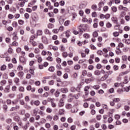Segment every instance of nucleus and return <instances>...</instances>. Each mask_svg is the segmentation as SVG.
<instances>
[{
    "label": "nucleus",
    "mask_w": 130,
    "mask_h": 130,
    "mask_svg": "<svg viewBox=\"0 0 130 130\" xmlns=\"http://www.w3.org/2000/svg\"><path fill=\"white\" fill-rule=\"evenodd\" d=\"M114 118L115 119H116L117 120H118V119H119V118H120V115H118V114H116L114 116Z\"/></svg>",
    "instance_id": "nucleus-40"
},
{
    "label": "nucleus",
    "mask_w": 130,
    "mask_h": 130,
    "mask_svg": "<svg viewBox=\"0 0 130 130\" xmlns=\"http://www.w3.org/2000/svg\"><path fill=\"white\" fill-rule=\"evenodd\" d=\"M34 52L36 54H38V53H39V52H40V50H39V49L38 48H35Z\"/></svg>",
    "instance_id": "nucleus-29"
},
{
    "label": "nucleus",
    "mask_w": 130,
    "mask_h": 130,
    "mask_svg": "<svg viewBox=\"0 0 130 130\" xmlns=\"http://www.w3.org/2000/svg\"><path fill=\"white\" fill-rule=\"evenodd\" d=\"M125 20H126L127 21H129V20H130L129 16L127 15V16H125Z\"/></svg>",
    "instance_id": "nucleus-63"
},
{
    "label": "nucleus",
    "mask_w": 130,
    "mask_h": 130,
    "mask_svg": "<svg viewBox=\"0 0 130 130\" xmlns=\"http://www.w3.org/2000/svg\"><path fill=\"white\" fill-rule=\"evenodd\" d=\"M81 69V66L79 64H76L74 66V69L76 70H80Z\"/></svg>",
    "instance_id": "nucleus-31"
},
{
    "label": "nucleus",
    "mask_w": 130,
    "mask_h": 130,
    "mask_svg": "<svg viewBox=\"0 0 130 130\" xmlns=\"http://www.w3.org/2000/svg\"><path fill=\"white\" fill-rule=\"evenodd\" d=\"M17 35H18L17 32H13L12 36L13 37V39H14V40H17L18 39V36H17Z\"/></svg>",
    "instance_id": "nucleus-12"
},
{
    "label": "nucleus",
    "mask_w": 130,
    "mask_h": 130,
    "mask_svg": "<svg viewBox=\"0 0 130 130\" xmlns=\"http://www.w3.org/2000/svg\"><path fill=\"white\" fill-rule=\"evenodd\" d=\"M29 73L31 74V75H34V70L32 69H29Z\"/></svg>",
    "instance_id": "nucleus-60"
},
{
    "label": "nucleus",
    "mask_w": 130,
    "mask_h": 130,
    "mask_svg": "<svg viewBox=\"0 0 130 130\" xmlns=\"http://www.w3.org/2000/svg\"><path fill=\"white\" fill-rule=\"evenodd\" d=\"M90 46L91 49H92L93 50H96V49H97V48L95 47V46H94V45H93V44L90 45Z\"/></svg>",
    "instance_id": "nucleus-41"
},
{
    "label": "nucleus",
    "mask_w": 130,
    "mask_h": 130,
    "mask_svg": "<svg viewBox=\"0 0 130 130\" xmlns=\"http://www.w3.org/2000/svg\"><path fill=\"white\" fill-rule=\"evenodd\" d=\"M16 6V8H17V9H19V6H20V7H23L25 6V2H21L20 4H15Z\"/></svg>",
    "instance_id": "nucleus-3"
},
{
    "label": "nucleus",
    "mask_w": 130,
    "mask_h": 130,
    "mask_svg": "<svg viewBox=\"0 0 130 130\" xmlns=\"http://www.w3.org/2000/svg\"><path fill=\"white\" fill-rule=\"evenodd\" d=\"M106 27H107V28H111V27H112V24H111V23H107V24H106Z\"/></svg>",
    "instance_id": "nucleus-43"
},
{
    "label": "nucleus",
    "mask_w": 130,
    "mask_h": 130,
    "mask_svg": "<svg viewBox=\"0 0 130 130\" xmlns=\"http://www.w3.org/2000/svg\"><path fill=\"white\" fill-rule=\"evenodd\" d=\"M14 82L17 86H19V82H20V79H19L18 78H15L14 79Z\"/></svg>",
    "instance_id": "nucleus-15"
},
{
    "label": "nucleus",
    "mask_w": 130,
    "mask_h": 130,
    "mask_svg": "<svg viewBox=\"0 0 130 130\" xmlns=\"http://www.w3.org/2000/svg\"><path fill=\"white\" fill-rule=\"evenodd\" d=\"M6 69H7V66L5 64H4L1 67V71H5Z\"/></svg>",
    "instance_id": "nucleus-44"
},
{
    "label": "nucleus",
    "mask_w": 130,
    "mask_h": 130,
    "mask_svg": "<svg viewBox=\"0 0 130 130\" xmlns=\"http://www.w3.org/2000/svg\"><path fill=\"white\" fill-rule=\"evenodd\" d=\"M6 83H7V81H6V80H2L0 82L1 86H4V85H6Z\"/></svg>",
    "instance_id": "nucleus-35"
},
{
    "label": "nucleus",
    "mask_w": 130,
    "mask_h": 130,
    "mask_svg": "<svg viewBox=\"0 0 130 130\" xmlns=\"http://www.w3.org/2000/svg\"><path fill=\"white\" fill-rule=\"evenodd\" d=\"M94 74L95 76H100V75H101V72H100L99 70H95Z\"/></svg>",
    "instance_id": "nucleus-14"
},
{
    "label": "nucleus",
    "mask_w": 130,
    "mask_h": 130,
    "mask_svg": "<svg viewBox=\"0 0 130 130\" xmlns=\"http://www.w3.org/2000/svg\"><path fill=\"white\" fill-rule=\"evenodd\" d=\"M118 10L119 11H127V8L126 7H123L122 5H119L118 7Z\"/></svg>",
    "instance_id": "nucleus-4"
},
{
    "label": "nucleus",
    "mask_w": 130,
    "mask_h": 130,
    "mask_svg": "<svg viewBox=\"0 0 130 130\" xmlns=\"http://www.w3.org/2000/svg\"><path fill=\"white\" fill-rule=\"evenodd\" d=\"M40 81H37L35 82V85H36V86H40Z\"/></svg>",
    "instance_id": "nucleus-56"
},
{
    "label": "nucleus",
    "mask_w": 130,
    "mask_h": 130,
    "mask_svg": "<svg viewBox=\"0 0 130 130\" xmlns=\"http://www.w3.org/2000/svg\"><path fill=\"white\" fill-rule=\"evenodd\" d=\"M67 121L69 122V123H72V122L74 121V120L73 119V118L69 117L68 118Z\"/></svg>",
    "instance_id": "nucleus-24"
},
{
    "label": "nucleus",
    "mask_w": 130,
    "mask_h": 130,
    "mask_svg": "<svg viewBox=\"0 0 130 130\" xmlns=\"http://www.w3.org/2000/svg\"><path fill=\"white\" fill-rule=\"evenodd\" d=\"M93 81H94V79L93 78H88V79H85V83L86 84H89V83H91V82H93Z\"/></svg>",
    "instance_id": "nucleus-6"
},
{
    "label": "nucleus",
    "mask_w": 130,
    "mask_h": 130,
    "mask_svg": "<svg viewBox=\"0 0 130 130\" xmlns=\"http://www.w3.org/2000/svg\"><path fill=\"white\" fill-rule=\"evenodd\" d=\"M88 73L87 72V71L86 70H83L82 71V75L83 76H86V75H87Z\"/></svg>",
    "instance_id": "nucleus-61"
},
{
    "label": "nucleus",
    "mask_w": 130,
    "mask_h": 130,
    "mask_svg": "<svg viewBox=\"0 0 130 130\" xmlns=\"http://www.w3.org/2000/svg\"><path fill=\"white\" fill-rule=\"evenodd\" d=\"M125 12H121L119 16V19H123L124 17V16L126 15Z\"/></svg>",
    "instance_id": "nucleus-5"
},
{
    "label": "nucleus",
    "mask_w": 130,
    "mask_h": 130,
    "mask_svg": "<svg viewBox=\"0 0 130 130\" xmlns=\"http://www.w3.org/2000/svg\"><path fill=\"white\" fill-rule=\"evenodd\" d=\"M59 31V29L57 28H55L52 30V32L53 33H54V34H57Z\"/></svg>",
    "instance_id": "nucleus-32"
},
{
    "label": "nucleus",
    "mask_w": 130,
    "mask_h": 130,
    "mask_svg": "<svg viewBox=\"0 0 130 130\" xmlns=\"http://www.w3.org/2000/svg\"><path fill=\"white\" fill-rule=\"evenodd\" d=\"M71 36V31L70 30H67L66 32V37H67V38H69Z\"/></svg>",
    "instance_id": "nucleus-19"
},
{
    "label": "nucleus",
    "mask_w": 130,
    "mask_h": 130,
    "mask_svg": "<svg viewBox=\"0 0 130 130\" xmlns=\"http://www.w3.org/2000/svg\"><path fill=\"white\" fill-rule=\"evenodd\" d=\"M86 8V4L82 3L79 5V9H85Z\"/></svg>",
    "instance_id": "nucleus-17"
},
{
    "label": "nucleus",
    "mask_w": 130,
    "mask_h": 130,
    "mask_svg": "<svg viewBox=\"0 0 130 130\" xmlns=\"http://www.w3.org/2000/svg\"><path fill=\"white\" fill-rule=\"evenodd\" d=\"M10 89H11V87L10 86V85H7L5 89V92H6V93H9L10 92Z\"/></svg>",
    "instance_id": "nucleus-8"
},
{
    "label": "nucleus",
    "mask_w": 130,
    "mask_h": 130,
    "mask_svg": "<svg viewBox=\"0 0 130 130\" xmlns=\"http://www.w3.org/2000/svg\"><path fill=\"white\" fill-rule=\"evenodd\" d=\"M12 26L13 27H17V26H18V23L16 21H14L12 23Z\"/></svg>",
    "instance_id": "nucleus-51"
},
{
    "label": "nucleus",
    "mask_w": 130,
    "mask_h": 130,
    "mask_svg": "<svg viewBox=\"0 0 130 130\" xmlns=\"http://www.w3.org/2000/svg\"><path fill=\"white\" fill-rule=\"evenodd\" d=\"M92 36L93 37H98V32L96 31H95L92 34Z\"/></svg>",
    "instance_id": "nucleus-36"
},
{
    "label": "nucleus",
    "mask_w": 130,
    "mask_h": 130,
    "mask_svg": "<svg viewBox=\"0 0 130 130\" xmlns=\"http://www.w3.org/2000/svg\"><path fill=\"white\" fill-rule=\"evenodd\" d=\"M93 89H95V90H98L100 88V86L98 85H95L93 86Z\"/></svg>",
    "instance_id": "nucleus-48"
},
{
    "label": "nucleus",
    "mask_w": 130,
    "mask_h": 130,
    "mask_svg": "<svg viewBox=\"0 0 130 130\" xmlns=\"http://www.w3.org/2000/svg\"><path fill=\"white\" fill-rule=\"evenodd\" d=\"M54 68L53 67V66H51L48 69V71L49 72H51V73H53V72H54Z\"/></svg>",
    "instance_id": "nucleus-18"
},
{
    "label": "nucleus",
    "mask_w": 130,
    "mask_h": 130,
    "mask_svg": "<svg viewBox=\"0 0 130 130\" xmlns=\"http://www.w3.org/2000/svg\"><path fill=\"white\" fill-rule=\"evenodd\" d=\"M63 22H64V19L61 18L59 20V22L60 25H62L63 24Z\"/></svg>",
    "instance_id": "nucleus-42"
},
{
    "label": "nucleus",
    "mask_w": 130,
    "mask_h": 130,
    "mask_svg": "<svg viewBox=\"0 0 130 130\" xmlns=\"http://www.w3.org/2000/svg\"><path fill=\"white\" fill-rule=\"evenodd\" d=\"M36 58H38V62H41L42 61V58L39 57L38 55L36 56Z\"/></svg>",
    "instance_id": "nucleus-20"
},
{
    "label": "nucleus",
    "mask_w": 130,
    "mask_h": 130,
    "mask_svg": "<svg viewBox=\"0 0 130 130\" xmlns=\"http://www.w3.org/2000/svg\"><path fill=\"white\" fill-rule=\"evenodd\" d=\"M80 32H85L88 30V25L87 24H81L78 26Z\"/></svg>",
    "instance_id": "nucleus-1"
},
{
    "label": "nucleus",
    "mask_w": 130,
    "mask_h": 130,
    "mask_svg": "<svg viewBox=\"0 0 130 130\" xmlns=\"http://www.w3.org/2000/svg\"><path fill=\"white\" fill-rule=\"evenodd\" d=\"M46 118H47V120H49V121H51V120H52V116H51L50 115H48V116H47Z\"/></svg>",
    "instance_id": "nucleus-37"
},
{
    "label": "nucleus",
    "mask_w": 130,
    "mask_h": 130,
    "mask_svg": "<svg viewBox=\"0 0 130 130\" xmlns=\"http://www.w3.org/2000/svg\"><path fill=\"white\" fill-rule=\"evenodd\" d=\"M54 27V25L52 23H49L48 24V27L49 28V29H52Z\"/></svg>",
    "instance_id": "nucleus-38"
},
{
    "label": "nucleus",
    "mask_w": 130,
    "mask_h": 130,
    "mask_svg": "<svg viewBox=\"0 0 130 130\" xmlns=\"http://www.w3.org/2000/svg\"><path fill=\"white\" fill-rule=\"evenodd\" d=\"M111 10L112 11L113 13H116V12H117V7L115 6H112L111 7Z\"/></svg>",
    "instance_id": "nucleus-11"
},
{
    "label": "nucleus",
    "mask_w": 130,
    "mask_h": 130,
    "mask_svg": "<svg viewBox=\"0 0 130 130\" xmlns=\"http://www.w3.org/2000/svg\"><path fill=\"white\" fill-rule=\"evenodd\" d=\"M37 112H38V109H34V114L35 115H36V114H37Z\"/></svg>",
    "instance_id": "nucleus-62"
},
{
    "label": "nucleus",
    "mask_w": 130,
    "mask_h": 130,
    "mask_svg": "<svg viewBox=\"0 0 130 130\" xmlns=\"http://www.w3.org/2000/svg\"><path fill=\"white\" fill-rule=\"evenodd\" d=\"M60 92L58 90H57L55 93V97H58L59 96Z\"/></svg>",
    "instance_id": "nucleus-55"
},
{
    "label": "nucleus",
    "mask_w": 130,
    "mask_h": 130,
    "mask_svg": "<svg viewBox=\"0 0 130 130\" xmlns=\"http://www.w3.org/2000/svg\"><path fill=\"white\" fill-rule=\"evenodd\" d=\"M128 83V79H127V77L125 76L123 81V84H127Z\"/></svg>",
    "instance_id": "nucleus-34"
},
{
    "label": "nucleus",
    "mask_w": 130,
    "mask_h": 130,
    "mask_svg": "<svg viewBox=\"0 0 130 130\" xmlns=\"http://www.w3.org/2000/svg\"><path fill=\"white\" fill-rule=\"evenodd\" d=\"M113 101H114V102H115V103H118V102H119V101H120V99L114 98V99H113Z\"/></svg>",
    "instance_id": "nucleus-23"
},
{
    "label": "nucleus",
    "mask_w": 130,
    "mask_h": 130,
    "mask_svg": "<svg viewBox=\"0 0 130 130\" xmlns=\"http://www.w3.org/2000/svg\"><path fill=\"white\" fill-rule=\"evenodd\" d=\"M42 41L44 42V43H45L46 44H47L48 43V41H47V38L45 37H43L42 38Z\"/></svg>",
    "instance_id": "nucleus-13"
},
{
    "label": "nucleus",
    "mask_w": 130,
    "mask_h": 130,
    "mask_svg": "<svg viewBox=\"0 0 130 130\" xmlns=\"http://www.w3.org/2000/svg\"><path fill=\"white\" fill-rule=\"evenodd\" d=\"M64 4H66V3L64 2V1L62 0L59 2V5L61 6V7H63V6H64Z\"/></svg>",
    "instance_id": "nucleus-47"
},
{
    "label": "nucleus",
    "mask_w": 130,
    "mask_h": 130,
    "mask_svg": "<svg viewBox=\"0 0 130 130\" xmlns=\"http://www.w3.org/2000/svg\"><path fill=\"white\" fill-rule=\"evenodd\" d=\"M24 22L22 20H18V24L19 25H23V24H24Z\"/></svg>",
    "instance_id": "nucleus-57"
},
{
    "label": "nucleus",
    "mask_w": 130,
    "mask_h": 130,
    "mask_svg": "<svg viewBox=\"0 0 130 130\" xmlns=\"http://www.w3.org/2000/svg\"><path fill=\"white\" fill-rule=\"evenodd\" d=\"M12 45L13 46H18V45H19V44L18 43V42L14 41L13 42Z\"/></svg>",
    "instance_id": "nucleus-59"
},
{
    "label": "nucleus",
    "mask_w": 130,
    "mask_h": 130,
    "mask_svg": "<svg viewBox=\"0 0 130 130\" xmlns=\"http://www.w3.org/2000/svg\"><path fill=\"white\" fill-rule=\"evenodd\" d=\"M101 127H102V128L104 130H106L107 128V126L105 124H102Z\"/></svg>",
    "instance_id": "nucleus-52"
},
{
    "label": "nucleus",
    "mask_w": 130,
    "mask_h": 130,
    "mask_svg": "<svg viewBox=\"0 0 130 130\" xmlns=\"http://www.w3.org/2000/svg\"><path fill=\"white\" fill-rule=\"evenodd\" d=\"M121 107V103H118L116 105H115V108L116 109H119Z\"/></svg>",
    "instance_id": "nucleus-16"
},
{
    "label": "nucleus",
    "mask_w": 130,
    "mask_h": 130,
    "mask_svg": "<svg viewBox=\"0 0 130 130\" xmlns=\"http://www.w3.org/2000/svg\"><path fill=\"white\" fill-rule=\"evenodd\" d=\"M70 129L71 130H75L76 129V125H72L71 127H70Z\"/></svg>",
    "instance_id": "nucleus-64"
},
{
    "label": "nucleus",
    "mask_w": 130,
    "mask_h": 130,
    "mask_svg": "<svg viewBox=\"0 0 130 130\" xmlns=\"http://www.w3.org/2000/svg\"><path fill=\"white\" fill-rule=\"evenodd\" d=\"M18 76L19 78H22L24 76V72H20L18 73Z\"/></svg>",
    "instance_id": "nucleus-22"
},
{
    "label": "nucleus",
    "mask_w": 130,
    "mask_h": 130,
    "mask_svg": "<svg viewBox=\"0 0 130 130\" xmlns=\"http://www.w3.org/2000/svg\"><path fill=\"white\" fill-rule=\"evenodd\" d=\"M72 107L73 106L70 104H67L66 105V108H67V109H71Z\"/></svg>",
    "instance_id": "nucleus-21"
},
{
    "label": "nucleus",
    "mask_w": 130,
    "mask_h": 130,
    "mask_svg": "<svg viewBox=\"0 0 130 130\" xmlns=\"http://www.w3.org/2000/svg\"><path fill=\"white\" fill-rule=\"evenodd\" d=\"M42 33H43L42 30H38L37 31V35L40 36V35H42Z\"/></svg>",
    "instance_id": "nucleus-50"
},
{
    "label": "nucleus",
    "mask_w": 130,
    "mask_h": 130,
    "mask_svg": "<svg viewBox=\"0 0 130 130\" xmlns=\"http://www.w3.org/2000/svg\"><path fill=\"white\" fill-rule=\"evenodd\" d=\"M60 91L62 93H68L69 92V90L68 88H62L60 89Z\"/></svg>",
    "instance_id": "nucleus-9"
},
{
    "label": "nucleus",
    "mask_w": 130,
    "mask_h": 130,
    "mask_svg": "<svg viewBox=\"0 0 130 130\" xmlns=\"http://www.w3.org/2000/svg\"><path fill=\"white\" fill-rule=\"evenodd\" d=\"M24 50H26V51H29V50L30 49L27 45H25L24 46Z\"/></svg>",
    "instance_id": "nucleus-53"
},
{
    "label": "nucleus",
    "mask_w": 130,
    "mask_h": 130,
    "mask_svg": "<svg viewBox=\"0 0 130 130\" xmlns=\"http://www.w3.org/2000/svg\"><path fill=\"white\" fill-rule=\"evenodd\" d=\"M121 50L119 48H117V50H116V53L118 55H119V54H121Z\"/></svg>",
    "instance_id": "nucleus-25"
},
{
    "label": "nucleus",
    "mask_w": 130,
    "mask_h": 130,
    "mask_svg": "<svg viewBox=\"0 0 130 130\" xmlns=\"http://www.w3.org/2000/svg\"><path fill=\"white\" fill-rule=\"evenodd\" d=\"M112 20L113 21V22L114 23H117V18H116L115 17H113L112 18Z\"/></svg>",
    "instance_id": "nucleus-33"
},
{
    "label": "nucleus",
    "mask_w": 130,
    "mask_h": 130,
    "mask_svg": "<svg viewBox=\"0 0 130 130\" xmlns=\"http://www.w3.org/2000/svg\"><path fill=\"white\" fill-rule=\"evenodd\" d=\"M19 60L22 63H26V59L23 56L19 58Z\"/></svg>",
    "instance_id": "nucleus-7"
},
{
    "label": "nucleus",
    "mask_w": 130,
    "mask_h": 130,
    "mask_svg": "<svg viewBox=\"0 0 130 130\" xmlns=\"http://www.w3.org/2000/svg\"><path fill=\"white\" fill-rule=\"evenodd\" d=\"M31 77H32V76L31 75V74H26V79H27V80L30 79V78H31Z\"/></svg>",
    "instance_id": "nucleus-46"
},
{
    "label": "nucleus",
    "mask_w": 130,
    "mask_h": 130,
    "mask_svg": "<svg viewBox=\"0 0 130 130\" xmlns=\"http://www.w3.org/2000/svg\"><path fill=\"white\" fill-rule=\"evenodd\" d=\"M56 62L59 64V63H60L61 62V58H59V57H57L56 58Z\"/></svg>",
    "instance_id": "nucleus-27"
},
{
    "label": "nucleus",
    "mask_w": 130,
    "mask_h": 130,
    "mask_svg": "<svg viewBox=\"0 0 130 130\" xmlns=\"http://www.w3.org/2000/svg\"><path fill=\"white\" fill-rule=\"evenodd\" d=\"M70 20H67L66 21H65L64 25V26H68V25H70Z\"/></svg>",
    "instance_id": "nucleus-58"
},
{
    "label": "nucleus",
    "mask_w": 130,
    "mask_h": 130,
    "mask_svg": "<svg viewBox=\"0 0 130 130\" xmlns=\"http://www.w3.org/2000/svg\"><path fill=\"white\" fill-rule=\"evenodd\" d=\"M129 29H130V27L129 26H126L124 28V31H129Z\"/></svg>",
    "instance_id": "nucleus-54"
},
{
    "label": "nucleus",
    "mask_w": 130,
    "mask_h": 130,
    "mask_svg": "<svg viewBox=\"0 0 130 130\" xmlns=\"http://www.w3.org/2000/svg\"><path fill=\"white\" fill-rule=\"evenodd\" d=\"M122 60H124V61L125 60H126V59H127V56L126 55H123L122 56Z\"/></svg>",
    "instance_id": "nucleus-49"
},
{
    "label": "nucleus",
    "mask_w": 130,
    "mask_h": 130,
    "mask_svg": "<svg viewBox=\"0 0 130 130\" xmlns=\"http://www.w3.org/2000/svg\"><path fill=\"white\" fill-rule=\"evenodd\" d=\"M83 37L86 39H88V38H90V35H89L88 34H84L83 35Z\"/></svg>",
    "instance_id": "nucleus-26"
},
{
    "label": "nucleus",
    "mask_w": 130,
    "mask_h": 130,
    "mask_svg": "<svg viewBox=\"0 0 130 130\" xmlns=\"http://www.w3.org/2000/svg\"><path fill=\"white\" fill-rule=\"evenodd\" d=\"M64 106V102L63 101V99H61L59 100V103H58V106L59 107H63Z\"/></svg>",
    "instance_id": "nucleus-2"
},
{
    "label": "nucleus",
    "mask_w": 130,
    "mask_h": 130,
    "mask_svg": "<svg viewBox=\"0 0 130 130\" xmlns=\"http://www.w3.org/2000/svg\"><path fill=\"white\" fill-rule=\"evenodd\" d=\"M107 78H108V75H105L104 76H103L101 78L100 81H105V80H106V79H107Z\"/></svg>",
    "instance_id": "nucleus-10"
},
{
    "label": "nucleus",
    "mask_w": 130,
    "mask_h": 130,
    "mask_svg": "<svg viewBox=\"0 0 130 130\" xmlns=\"http://www.w3.org/2000/svg\"><path fill=\"white\" fill-rule=\"evenodd\" d=\"M49 96V93L47 92H45L43 94V97H44V98H47V97H48Z\"/></svg>",
    "instance_id": "nucleus-28"
},
{
    "label": "nucleus",
    "mask_w": 130,
    "mask_h": 130,
    "mask_svg": "<svg viewBox=\"0 0 130 130\" xmlns=\"http://www.w3.org/2000/svg\"><path fill=\"white\" fill-rule=\"evenodd\" d=\"M34 104H35L36 106H38L40 104V102L39 101H36L34 102Z\"/></svg>",
    "instance_id": "nucleus-39"
},
{
    "label": "nucleus",
    "mask_w": 130,
    "mask_h": 130,
    "mask_svg": "<svg viewBox=\"0 0 130 130\" xmlns=\"http://www.w3.org/2000/svg\"><path fill=\"white\" fill-rule=\"evenodd\" d=\"M39 48H40V49H43V48H44V46L43 45V44H39Z\"/></svg>",
    "instance_id": "nucleus-45"
},
{
    "label": "nucleus",
    "mask_w": 130,
    "mask_h": 130,
    "mask_svg": "<svg viewBox=\"0 0 130 130\" xmlns=\"http://www.w3.org/2000/svg\"><path fill=\"white\" fill-rule=\"evenodd\" d=\"M124 109L125 110V111H128L130 109V107L127 105H125L124 106Z\"/></svg>",
    "instance_id": "nucleus-30"
}]
</instances>
